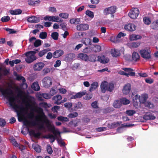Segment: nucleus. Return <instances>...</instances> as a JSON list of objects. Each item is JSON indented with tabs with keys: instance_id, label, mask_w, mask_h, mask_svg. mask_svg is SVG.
I'll list each match as a JSON object with an SVG mask.
<instances>
[{
	"instance_id": "nucleus-11",
	"label": "nucleus",
	"mask_w": 158,
	"mask_h": 158,
	"mask_svg": "<svg viewBox=\"0 0 158 158\" xmlns=\"http://www.w3.org/2000/svg\"><path fill=\"white\" fill-rule=\"evenodd\" d=\"M44 64L42 62H39L35 64L33 66L35 71H39L41 70L44 67Z\"/></svg>"
},
{
	"instance_id": "nucleus-18",
	"label": "nucleus",
	"mask_w": 158,
	"mask_h": 158,
	"mask_svg": "<svg viewBox=\"0 0 158 158\" xmlns=\"http://www.w3.org/2000/svg\"><path fill=\"white\" fill-rule=\"evenodd\" d=\"M16 76V79L18 81H21L23 83V85H24L26 88L27 87V84L25 83L26 80L25 78L21 76L16 74L15 75Z\"/></svg>"
},
{
	"instance_id": "nucleus-52",
	"label": "nucleus",
	"mask_w": 158,
	"mask_h": 158,
	"mask_svg": "<svg viewBox=\"0 0 158 158\" xmlns=\"http://www.w3.org/2000/svg\"><path fill=\"white\" fill-rule=\"evenodd\" d=\"M39 105L42 107H44L45 108H47L51 106L50 104H48L47 103L43 102L39 104Z\"/></svg>"
},
{
	"instance_id": "nucleus-21",
	"label": "nucleus",
	"mask_w": 158,
	"mask_h": 158,
	"mask_svg": "<svg viewBox=\"0 0 158 158\" xmlns=\"http://www.w3.org/2000/svg\"><path fill=\"white\" fill-rule=\"evenodd\" d=\"M77 57L85 61H88V56L85 54L83 53H79L78 54Z\"/></svg>"
},
{
	"instance_id": "nucleus-43",
	"label": "nucleus",
	"mask_w": 158,
	"mask_h": 158,
	"mask_svg": "<svg viewBox=\"0 0 158 158\" xmlns=\"http://www.w3.org/2000/svg\"><path fill=\"white\" fill-rule=\"evenodd\" d=\"M96 57L95 55H91L89 56H88V61H89L91 62H94L96 61Z\"/></svg>"
},
{
	"instance_id": "nucleus-1",
	"label": "nucleus",
	"mask_w": 158,
	"mask_h": 158,
	"mask_svg": "<svg viewBox=\"0 0 158 158\" xmlns=\"http://www.w3.org/2000/svg\"><path fill=\"white\" fill-rule=\"evenodd\" d=\"M0 91L7 100V103H8L10 106L16 112L19 121H23L24 125L26 126L28 131L31 127L36 126H38L39 129L44 130L45 129L44 124H45L48 131L54 135L49 134L47 136L46 138L50 139V142L52 143L57 138V135L59 134V136H60L58 129L56 128L52 122L48 119L42 108H36L35 111L38 115L35 116V120L29 121L25 118L23 113V108L19 105V101L13 93L7 87L0 85Z\"/></svg>"
},
{
	"instance_id": "nucleus-57",
	"label": "nucleus",
	"mask_w": 158,
	"mask_h": 158,
	"mask_svg": "<svg viewBox=\"0 0 158 158\" xmlns=\"http://www.w3.org/2000/svg\"><path fill=\"white\" fill-rule=\"evenodd\" d=\"M145 105L147 107L150 108H153L154 107V106L152 103H151L150 102H147L145 104Z\"/></svg>"
},
{
	"instance_id": "nucleus-19",
	"label": "nucleus",
	"mask_w": 158,
	"mask_h": 158,
	"mask_svg": "<svg viewBox=\"0 0 158 158\" xmlns=\"http://www.w3.org/2000/svg\"><path fill=\"white\" fill-rule=\"evenodd\" d=\"M27 21L31 23H36L39 22L40 19L37 17L31 16L28 18Z\"/></svg>"
},
{
	"instance_id": "nucleus-64",
	"label": "nucleus",
	"mask_w": 158,
	"mask_h": 158,
	"mask_svg": "<svg viewBox=\"0 0 158 158\" xmlns=\"http://www.w3.org/2000/svg\"><path fill=\"white\" fill-rule=\"evenodd\" d=\"M85 95L84 97V98L86 100H89L92 97V95L90 94H85Z\"/></svg>"
},
{
	"instance_id": "nucleus-58",
	"label": "nucleus",
	"mask_w": 158,
	"mask_h": 158,
	"mask_svg": "<svg viewBox=\"0 0 158 158\" xmlns=\"http://www.w3.org/2000/svg\"><path fill=\"white\" fill-rule=\"evenodd\" d=\"M57 92V89H54L53 88H52L50 92V94L51 95V96H52L56 94Z\"/></svg>"
},
{
	"instance_id": "nucleus-61",
	"label": "nucleus",
	"mask_w": 158,
	"mask_h": 158,
	"mask_svg": "<svg viewBox=\"0 0 158 158\" xmlns=\"http://www.w3.org/2000/svg\"><path fill=\"white\" fill-rule=\"evenodd\" d=\"M6 31L9 32V34L15 33L16 32V31H15L14 29H10L8 28H6Z\"/></svg>"
},
{
	"instance_id": "nucleus-10",
	"label": "nucleus",
	"mask_w": 158,
	"mask_h": 158,
	"mask_svg": "<svg viewBox=\"0 0 158 158\" xmlns=\"http://www.w3.org/2000/svg\"><path fill=\"white\" fill-rule=\"evenodd\" d=\"M124 28L126 30L130 31H133L135 30L136 26L134 24L130 23L125 25Z\"/></svg>"
},
{
	"instance_id": "nucleus-28",
	"label": "nucleus",
	"mask_w": 158,
	"mask_h": 158,
	"mask_svg": "<svg viewBox=\"0 0 158 158\" xmlns=\"http://www.w3.org/2000/svg\"><path fill=\"white\" fill-rule=\"evenodd\" d=\"M32 88L35 91H38L40 89V87L37 82L33 83L31 85Z\"/></svg>"
},
{
	"instance_id": "nucleus-5",
	"label": "nucleus",
	"mask_w": 158,
	"mask_h": 158,
	"mask_svg": "<svg viewBox=\"0 0 158 158\" xmlns=\"http://www.w3.org/2000/svg\"><path fill=\"white\" fill-rule=\"evenodd\" d=\"M43 86L45 88L49 87L52 84V80L49 77H45L42 80Z\"/></svg>"
},
{
	"instance_id": "nucleus-15",
	"label": "nucleus",
	"mask_w": 158,
	"mask_h": 158,
	"mask_svg": "<svg viewBox=\"0 0 158 158\" xmlns=\"http://www.w3.org/2000/svg\"><path fill=\"white\" fill-rule=\"evenodd\" d=\"M64 53V51L61 49L55 51L53 53V57L54 58H58L61 56Z\"/></svg>"
},
{
	"instance_id": "nucleus-36",
	"label": "nucleus",
	"mask_w": 158,
	"mask_h": 158,
	"mask_svg": "<svg viewBox=\"0 0 158 158\" xmlns=\"http://www.w3.org/2000/svg\"><path fill=\"white\" fill-rule=\"evenodd\" d=\"M120 102L121 104H123L124 105L128 104L130 103V101L129 100L126 98H123L120 99Z\"/></svg>"
},
{
	"instance_id": "nucleus-45",
	"label": "nucleus",
	"mask_w": 158,
	"mask_h": 158,
	"mask_svg": "<svg viewBox=\"0 0 158 158\" xmlns=\"http://www.w3.org/2000/svg\"><path fill=\"white\" fill-rule=\"evenodd\" d=\"M58 36L59 34L57 32H55L52 33V37L54 40H57L58 39Z\"/></svg>"
},
{
	"instance_id": "nucleus-23",
	"label": "nucleus",
	"mask_w": 158,
	"mask_h": 158,
	"mask_svg": "<svg viewBox=\"0 0 158 158\" xmlns=\"http://www.w3.org/2000/svg\"><path fill=\"white\" fill-rule=\"evenodd\" d=\"M141 37L140 35L133 34L130 35L129 39L131 40H135L140 39Z\"/></svg>"
},
{
	"instance_id": "nucleus-60",
	"label": "nucleus",
	"mask_w": 158,
	"mask_h": 158,
	"mask_svg": "<svg viewBox=\"0 0 158 158\" xmlns=\"http://www.w3.org/2000/svg\"><path fill=\"white\" fill-rule=\"evenodd\" d=\"M47 151L50 154H51L52 153L53 151L52 148L50 145H48L47 147Z\"/></svg>"
},
{
	"instance_id": "nucleus-48",
	"label": "nucleus",
	"mask_w": 158,
	"mask_h": 158,
	"mask_svg": "<svg viewBox=\"0 0 158 158\" xmlns=\"http://www.w3.org/2000/svg\"><path fill=\"white\" fill-rule=\"evenodd\" d=\"M144 23L146 24H149L151 23V20L148 17H145L143 19Z\"/></svg>"
},
{
	"instance_id": "nucleus-26",
	"label": "nucleus",
	"mask_w": 158,
	"mask_h": 158,
	"mask_svg": "<svg viewBox=\"0 0 158 158\" xmlns=\"http://www.w3.org/2000/svg\"><path fill=\"white\" fill-rule=\"evenodd\" d=\"M140 56L138 53L134 52L132 53V59L135 61H137L139 60Z\"/></svg>"
},
{
	"instance_id": "nucleus-31",
	"label": "nucleus",
	"mask_w": 158,
	"mask_h": 158,
	"mask_svg": "<svg viewBox=\"0 0 158 158\" xmlns=\"http://www.w3.org/2000/svg\"><path fill=\"white\" fill-rule=\"evenodd\" d=\"M140 45V44L138 42H132L129 44V46L131 48H136L138 47Z\"/></svg>"
},
{
	"instance_id": "nucleus-14",
	"label": "nucleus",
	"mask_w": 158,
	"mask_h": 158,
	"mask_svg": "<svg viewBox=\"0 0 158 158\" xmlns=\"http://www.w3.org/2000/svg\"><path fill=\"white\" fill-rule=\"evenodd\" d=\"M123 69L126 72L125 76L128 77L129 76H134L135 75V73L133 72V70L131 68H124Z\"/></svg>"
},
{
	"instance_id": "nucleus-44",
	"label": "nucleus",
	"mask_w": 158,
	"mask_h": 158,
	"mask_svg": "<svg viewBox=\"0 0 158 158\" xmlns=\"http://www.w3.org/2000/svg\"><path fill=\"white\" fill-rule=\"evenodd\" d=\"M69 14L65 13H61L59 14V16L63 19H67L69 17Z\"/></svg>"
},
{
	"instance_id": "nucleus-39",
	"label": "nucleus",
	"mask_w": 158,
	"mask_h": 158,
	"mask_svg": "<svg viewBox=\"0 0 158 158\" xmlns=\"http://www.w3.org/2000/svg\"><path fill=\"white\" fill-rule=\"evenodd\" d=\"M27 2L29 5L34 6L35 5L38 4L40 2L39 1H33L31 0H28Z\"/></svg>"
},
{
	"instance_id": "nucleus-35",
	"label": "nucleus",
	"mask_w": 158,
	"mask_h": 158,
	"mask_svg": "<svg viewBox=\"0 0 158 158\" xmlns=\"http://www.w3.org/2000/svg\"><path fill=\"white\" fill-rule=\"evenodd\" d=\"M113 106L115 108H120L121 106L120 101L119 100L114 101L113 103Z\"/></svg>"
},
{
	"instance_id": "nucleus-32",
	"label": "nucleus",
	"mask_w": 158,
	"mask_h": 158,
	"mask_svg": "<svg viewBox=\"0 0 158 158\" xmlns=\"http://www.w3.org/2000/svg\"><path fill=\"white\" fill-rule=\"evenodd\" d=\"M50 51V50L48 48L44 49L39 52L38 53V55L40 57H42L48 51Z\"/></svg>"
},
{
	"instance_id": "nucleus-42",
	"label": "nucleus",
	"mask_w": 158,
	"mask_h": 158,
	"mask_svg": "<svg viewBox=\"0 0 158 158\" xmlns=\"http://www.w3.org/2000/svg\"><path fill=\"white\" fill-rule=\"evenodd\" d=\"M34 149L37 152L39 153L41 152V149L40 147L37 144H32Z\"/></svg>"
},
{
	"instance_id": "nucleus-20",
	"label": "nucleus",
	"mask_w": 158,
	"mask_h": 158,
	"mask_svg": "<svg viewBox=\"0 0 158 158\" xmlns=\"http://www.w3.org/2000/svg\"><path fill=\"white\" fill-rule=\"evenodd\" d=\"M62 97L59 95H57L53 98V99L55 101V103L57 105L60 104L61 103L60 101Z\"/></svg>"
},
{
	"instance_id": "nucleus-25",
	"label": "nucleus",
	"mask_w": 158,
	"mask_h": 158,
	"mask_svg": "<svg viewBox=\"0 0 158 158\" xmlns=\"http://www.w3.org/2000/svg\"><path fill=\"white\" fill-rule=\"evenodd\" d=\"M111 53L112 56L115 57H117L120 55L119 51L118 49H115L111 50Z\"/></svg>"
},
{
	"instance_id": "nucleus-33",
	"label": "nucleus",
	"mask_w": 158,
	"mask_h": 158,
	"mask_svg": "<svg viewBox=\"0 0 158 158\" xmlns=\"http://www.w3.org/2000/svg\"><path fill=\"white\" fill-rule=\"evenodd\" d=\"M63 20L58 16H53L52 17V22H61Z\"/></svg>"
},
{
	"instance_id": "nucleus-46",
	"label": "nucleus",
	"mask_w": 158,
	"mask_h": 158,
	"mask_svg": "<svg viewBox=\"0 0 158 158\" xmlns=\"http://www.w3.org/2000/svg\"><path fill=\"white\" fill-rule=\"evenodd\" d=\"M135 113V111L133 110H127L126 111V114L127 115L130 116H132Z\"/></svg>"
},
{
	"instance_id": "nucleus-49",
	"label": "nucleus",
	"mask_w": 158,
	"mask_h": 158,
	"mask_svg": "<svg viewBox=\"0 0 158 158\" xmlns=\"http://www.w3.org/2000/svg\"><path fill=\"white\" fill-rule=\"evenodd\" d=\"M86 14L89 17L93 18L94 17V13L89 10H87L85 12Z\"/></svg>"
},
{
	"instance_id": "nucleus-4",
	"label": "nucleus",
	"mask_w": 158,
	"mask_h": 158,
	"mask_svg": "<svg viewBox=\"0 0 158 158\" xmlns=\"http://www.w3.org/2000/svg\"><path fill=\"white\" fill-rule=\"evenodd\" d=\"M139 53L141 56L146 60H149L151 58V51L149 48H145L141 50Z\"/></svg>"
},
{
	"instance_id": "nucleus-51",
	"label": "nucleus",
	"mask_w": 158,
	"mask_h": 158,
	"mask_svg": "<svg viewBox=\"0 0 158 158\" xmlns=\"http://www.w3.org/2000/svg\"><path fill=\"white\" fill-rule=\"evenodd\" d=\"M41 96H43L44 98L46 99H48L51 97V95L48 93L42 94Z\"/></svg>"
},
{
	"instance_id": "nucleus-40",
	"label": "nucleus",
	"mask_w": 158,
	"mask_h": 158,
	"mask_svg": "<svg viewBox=\"0 0 158 158\" xmlns=\"http://www.w3.org/2000/svg\"><path fill=\"white\" fill-rule=\"evenodd\" d=\"M151 27L153 29H158V19L154 21L152 23Z\"/></svg>"
},
{
	"instance_id": "nucleus-8",
	"label": "nucleus",
	"mask_w": 158,
	"mask_h": 158,
	"mask_svg": "<svg viewBox=\"0 0 158 158\" xmlns=\"http://www.w3.org/2000/svg\"><path fill=\"white\" fill-rule=\"evenodd\" d=\"M136 98H139V102L141 103H145L148 98V95L146 94H143L141 95H136Z\"/></svg>"
},
{
	"instance_id": "nucleus-53",
	"label": "nucleus",
	"mask_w": 158,
	"mask_h": 158,
	"mask_svg": "<svg viewBox=\"0 0 158 158\" xmlns=\"http://www.w3.org/2000/svg\"><path fill=\"white\" fill-rule=\"evenodd\" d=\"M41 44V40H37L35 41L34 43V45L35 47H38L40 46Z\"/></svg>"
},
{
	"instance_id": "nucleus-24",
	"label": "nucleus",
	"mask_w": 158,
	"mask_h": 158,
	"mask_svg": "<svg viewBox=\"0 0 158 158\" xmlns=\"http://www.w3.org/2000/svg\"><path fill=\"white\" fill-rule=\"evenodd\" d=\"M82 42L86 45H92L91 40L89 38H84L82 39Z\"/></svg>"
},
{
	"instance_id": "nucleus-63",
	"label": "nucleus",
	"mask_w": 158,
	"mask_h": 158,
	"mask_svg": "<svg viewBox=\"0 0 158 158\" xmlns=\"http://www.w3.org/2000/svg\"><path fill=\"white\" fill-rule=\"evenodd\" d=\"M48 11L52 13H56L57 11L56 8L53 7H50L48 8Z\"/></svg>"
},
{
	"instance_id": "nucleus-50",
	"label": "nucleus",
	"mask_w": 158,
	"mask_h": 158,
	"mask_svg": "<svg viewBox=\"0 0 158 158\" xmlns=\"http://www.w3.org/2000/svg\"><path fill=\"white\" fill-rule=\"evenodd\" d=\"M47 36V33L45 32H42L40 34V37L41 39H45Z\"/></svg>"
},
{
	"instance_id": "nucleus-56",
	"label": "nucleus",
	"mask_w": 158,
	"mask_h": 158,
	"mask_svg": "<svg viewBox=\"0 0 158 158\" xmlns=\"http://www.w3.org/2000/svg\"><path fill=\"white\" fill-rule=\"evenodd\" d=\"M10 141L14 146L15 147H18L19 144L17 142H16L15 139L13 138L11 139Z\"/></svg>"
},
{
	"instance_id": "nucleus-55",
	"label": "nucleus",
	"mask_w": 158,
	"mask_h": 158,
	"mask_svg": "<svg viewBox=\"0 0 158 158\" xmlns=\"http://www.w3.org/2000/svg\"><path fill=\"white\" fill-rule=\"evenodd\" d=\"M10 19V18L8 16H4L1 18V20L3 22H6L8 21Z\"/></svg>"
},
{
	"instance_id": "nucleus-59",
	"label": "nucleus",
	"mask_w": 158,
	"mask_h": 158,
	"mask_svg": "<svg viewBox=\"0 0 158 158\" xmlns=\"http://www.w3.org/2000/svg\"><path fill=\"white\" fill-rule=\"evenodd\" d=\"M25 93L23 91L20 90L19 91L18 94V96L21 98H22L23 96L25 94Z\"/></svg>"
},
{
	"instance_id": "nucleus-54",
	"label": "nucleus",
	"mask_w": 158,
	"mask_h": 158,
	"mask_svg": "<svg viewBox=\"0 0 158 158\" xmlns=\"http://www.w3.org/2000/svg\"><path fill=\"white\" fill-rule=\"evenodd\" d=\"M78 114L77 112H73L69 114L68 116V117L70 118H74L77 116Z\"/></svg>"
},
{
	"instance_id": "nucleus-6",
	"label": "nucleus",
	"mask_w": 158,
	"mask_h": 158,
	"mask_svg": "<svg viewBox=\"0 0 158 158\" xmlns=\"http://www.w3.org/2000/svg\"><path fill=\"white\" fill-rule=\"evenodd\" d=\"M139 13V9L137 8L132 9L129 13V16L132 19H135Z\"/></svg>"
},
{
	"instance_id": "nucleus-17",
	"label": "nucleus",
	"mask_w": 158,
	"mask_h": 158,
	"mask_svg": "<svg viewBox=\"0 0 158 158\" xmlns=\"http://www.w3.org/2000/svg\"><path fill=\"white\" fill-rule=\"evenodd\" d=\"M86 92L85 90L77 93L75 95H73L71 98V99H76L81 98L83 96L86 94Z\"/></svg>"
},
{
	"instance_id": "nucleus-22",
	"label": "nucleus",
	"mask_w": 158,
	"mask_h": 158,
	"mask_svg": "<svg viewBox=\"0 0 158 158\" xmlns=\"http://www.w3.org/2000/svg\"><path fill=\"white\" fill-rule=\"evenodd\" d=\"M29 133L31 135L36 138L39 137L41 134L39 132H36L34 130H31L29 131Z\"/></svg>"
},
{
	"instance_id": "nucleus-9",
	"label": "nucleus",
	"mask_w": 158,
	"mask_h": 158,
	"mask_svg": "<svg viewBox=\"0 0 158 158\" xmlns=\"http://www.w3.org/2000/svg\"><path fill=\"white\" fill-rule=\"evenodd\" d=\"M89 25L87 24H81L77 26V29L78 31H85L89 28Z\"/></svg>"
},
{
	"instance_id": "nucleus-27",
	"label": "nucleus",
	"mask_w": 158,
	"mask_h": 158,
	"mask_svg": "<svg viewBox=\"0 0 158 158\" xmlns=\"http://www.w3.org/2000/svg\"><path fill=\"white\" fill-rule=\"evenodd\" d=\"M22 10L19 9L15 10H11L10 11V13L12 15H18L21 14L22 13Z\"/></svg>"
},
{
	"instance_id": "nucleus-41",
	"label": "nucleus",
	"mask_w": 158,
	"mask_h": 158,
	"mask_svg": "<svg viewBox=\"0 0 158 158\" xmlns=\"http://www.w3.org/2000/svg\"><path fill=\"white\" fill-rule=\"evenodd\" d=\"M133 101L134 106L136 108H137L139 104V98H136L135 95L133 98Z\"/></svg>"
},
{
	"instance_id": "nucleus-47",
	"label": "nucleus",
	"mask_w": 158,
	"mask_h": 158,
	"mask_svg": "<svg viewBox=\"0 0 158 158\" xmlns=\"http://www.w3.org/2000/svg\"><path fill=\"white\" fill-rule=\"evenodd\" d=\"M58 120L62 122H68L69 121V119L67 117H65L63 116H59L57 118Z\"/></svg>"
},
{
	"instance_id": "nucleus-13",
	"label": "nucleus",
	"mask_w": 158,
	"mask_h": 158,
	"mask_svg": "<svg viewBox=\"0 0 158 158\" xmlns=\"http://www.w3.org/2000/svg\"><path fill=\"white\" fill-rule=\"evenodd\" d=\"M131 89V85L129 83L126 84L123 89V92L124 94L127 95L129 94Z\"/></svg>"
},
{
	"instance_id": "nucleus-3",
	"label": "nucleus",
	"mask_w": 158,
	"mask_h": 158,
	"mask_svg": "<svg viewBox=\"0 0 158 158\" xmlns=\"http://www.w3.org/2000/svg\"><path fill=\"white\" fill-rule=\"evenodd\" d=\"M36 52L34 51H30L25 53L26 56L25 60L26 62L28 63L32 62L36 59L35 56Z\"/></svg>"
},
{
	"instance_id": "nucleus-16",
	"label": "nucleus",
	"mask_w": 158,
	"mask_h": 158,
	"mask_svg": "<svg viewBox=\"0 0 158 158\" xmlns=\"http://www.w3.org/2000/svg\"><path fill=\"white\" fill-rule=\"evenodd\" d=\"M98 61L102 63L105 64L108 62L109 59L108 58L104 56H98Z\"/></svg>"
},
{
	"instance_id": "nucleus-2",
	"label": "nucleus",
	"mask_w": 158,
	"mask_h": 158,
	"mask_svg": "<svg viewBox=\"0 0 158 158\" xmlns=\"http://www.w3.org/2000/svg\"><path fill=\"white\" fill-rule=\"evenodd\" d=\"M100 87L102 92L105 93L107 90L110 92L112 91L114 89V85L112 83H108L107 82L104 81L101 84Z\"/></svg>"
},
{
	"instance_id": "nucleus-30",
	"label": "nucleus",
	"mask_w": 158,
	"mask_h": 158,
	"mask_svg": "<svg viewBox=\"0 0 158 158\" xmlns=\"http://www.w3.org/2000/svg\"><path fill=\"white\" fill-rule=\"evenodd\" d=\"M80 21L79 18H72L70 20V23L71 24H78Z\"/></svg>"
},
{
	"instance_id": "nucleus-37",
	"label": "nucleus",
	"mask_w": 158,
	"mask_h": 158,
	"mask_svg": "<svg viewBox=\"0 0 158 158\" xmlns=\"http://www.w3.org/2000/svg\"><path fill=\"white\" fill-rule=\"evenodd\" d=\"M98 86V83L96 82H93L90 86L89 88L90 91H92L94 89H96Z\"/></svg>"
},
{
	"instance_id": "nucleus-7",
	"label": "nucleus",
	"mask_w": 158,
	"mask_h": 158,
	"mask_svg": "<svg viewBox=\"0 0 158 158\" xmlns=\"http://www.w3.org/2000/svg\"><path fill=\"white\" fill-rule=\"evenodd\" d=\"M116 10L115 6H112L105 9L103 11L104 14L107 15L109 14H113L114 13Z\"/></svg>"
},
{
	"instance_id": "nucleus-12",
	"label": "nucleus",
	"mask_w": 158,
	"mask_h": 158,
	"mask_svg": "<svg viewBox=\"0 0 158 158\" xmlns=\"http://www.w3.org/2000/svg\"><path fill=\"white\" fill-rule=\"evenodd\" d=\"M143 118L146 120H153L156 118V117L152 113L147 112L143 116Z\"/></svg>"
},
{
	"instance_id": "nucleus-38",
	"label": "nucleus",
	"mask_w": 158,
	"mask_h": 158,
	"mask_svg": "<svg viewBox=\"0 0 158 158\" xmlns=\"http://www.w3.org/2000/svg\"><path fill=\"white\" fill-rule=\"evenodd\" d=\"M110 41L114 43H116L120 42V39H118L117 36H113L110 39Z\"/></svg>"
},
{
	"instance_id": "nucleus-62",
	"label": "nucleus",
	"mask_w": 158,
	"mask_h": 158,
	"mask_svg": "<svg viewBox=\"0 0 158 158\" xmlns=\"http://www.w3.org/2000/svg\"><path fill=\"white\" fill-rule=\"evenodd\" d=\"M126 34L125 33H123L122 32H120L117 35V38L118 39L121 38L122 37H123L125 36Z\"/></svg>"
},
{
	"instance_id": "nucleus-29",
	"label": "nucleus",
	"mask_w": 158,
	"mask_h": 158,
	"mask_svg": "<svg viewBox=\"0 0 158 158\" xmlns=\"http://www.w3.org/2000/svg\"><path fill=\"white\" fill-rule=\"evenodd\" d=\"M93 48V52H98L101 51V46L99 45H96Z\"/></svg>"
},
{
	"instance_id": "nucleus-34",
	"label": "nucleus",
	"mask_w": 158,
	"mask_h": 158,
	"mask_svg": "<svg viewBox=\"0 0 158 158\" xmlns=\"http://www.w3.org/2000/svg\"><path fill=\"white\" fill-rule=\"evenodd\" d=\"M93 49L92 47H88L83 49V52L85 53H89L93 52Z\"/></svg>"
}]
</instances>
